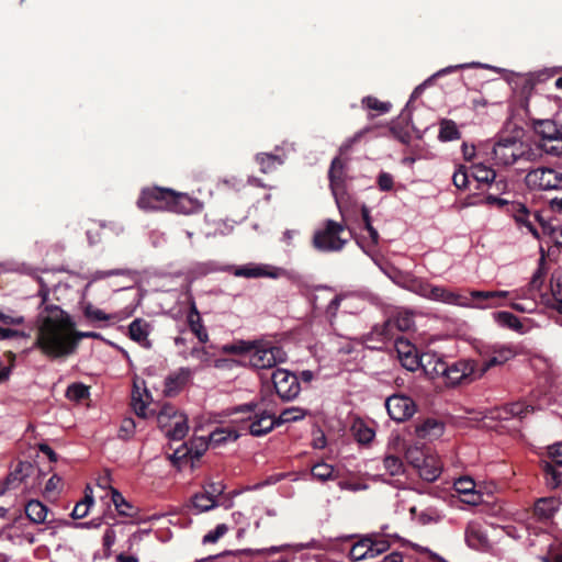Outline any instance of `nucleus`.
<instances>
[{
	"label": "nucleus",
	"instance_id": "obj_26",
	"mask_svg": "<svg viewBox=\"0 0 562 562\" xmlns=\"http://www.w3.org/2000/svg\"><path fill=\"white\" fill-rule=\"evenodd\" d=\"M445 426L434 418H427L416 426V434L423 439H432L442 435Z\"/></svg>",
	"mask_w": 562,
	"mask_h": 562
},
{
	"label": "nucleus",
	"instance_id": "obj_39",
	"mask_svg": "<svg viewBox=\"0 0 562 562\" xmlns=\"http://www.w3.org/2000/svg\"><path fill=\"white\" fill-rule=\"evenodd\" d=\"M439 125L440 128L438 138L441 142H450L461 138V133L458 130L457 124L452 120L442 119Z\"/></svg>",
	"mask_w": 562,
	"mask_h": 562
},
{
	"label": "nucleus",
	"instance_id": "obj_22",
	"mask_svg": "<svg viewBox=\"0 0 562 562\" xmlns=\"http://www.w3.org/2000/svg\"><path fill=\"white\" fill-rule=\"evenodd\" d=\"M108 496H110L119 516L133 518L137 515V507L128 502L116 488L111 485H108Z\"/></svg>",
	"mask_w": 562,
	"mask_h": 562
},
{
	"label": "nucleus",
	"instance_id": "obj_16",
	"mask_svg": "<svg viewBox=\"0 0 562 562\" xmlns=\"http://www.w3.org/2000/svg\"><path fill=\"white\" fill-rule=\"evenodd\" d=\"M464 538L467 544L473 550L487 552L492 548L487 533L479 521L472 520L467 525Z\"/></svg>",
	"mask_w": 562,
	"mask_h": 562
},
{
	"label": "nucleus",
	"instance_id": "obj_17",
	"mask_svg": "<svg viewBox=\"0 0 562 562\" xmlns=\"http://www.w3.org/2000/svg\"><path fill=\"white\" fill-rule=\"evenodd\" d=\"M407 459L412 465L418 469L419 475L423 480L434 482L441 474V465L434 457L412 458V452H407Z\"/></svg>",
	"mask_w": 562,
	"mask_h": 562
},
{
	"label": "nucleus",
	"instance_id": "obj_3",
	"mask_svg": "<svg viewBox=\"0 0 562 562\" xmlns=\"http://www.w3.org/2000/svg\"><path fill=\"white\" fill-rule=\"evenodd\" d=\"M233 414H241L239 429L254 437H262L271 432L276 427V411L261 396L258 401L240 404L233 408Z\"/></svg>",
	"mask_w": 562,
	"mask_h": 562
},
{
	"label": "nucleus",
	"instance_id": "obj_27",
	"mask_svg": "<svg viewBox=\"0 0 562 562\" xmlns=\"http://www.w3.org/2000/svg\"><path fill=\"white\" fill-rule=\"evenodd\" d=\"M422 368L427 375L431 379L436 376H445L447 375L448 363L436 356L425 355V360Z\"/></svg>",
	"mask_w": 562,
	"mask_h": 562
},
{
	"label": "nucleus",
	"instance_id": "obj_15",
	"mask_svg": "<svg viewBox=\"0 0 562 562\" xmlns=\"http://www.w3.org/2000/svg\"><path fill=\"white\" fill-rule=\"evenodd\" d=\"M285 274V270L283 268L270 266V265H255L249 263L245 266H239L235 268L234 276L236 277H243L247 279H255V278H271V279H278L280 277H283Z\"/></svg>",
	"mask_w": 562,
	"mask_h": 562
},
{
	"label": "nucleus",
	"instance_id": "obj_31",
	"mask_svg": "<svg viewBox=\"0 0 562 562\" xmlns=\"http://www.w3.org/2000/svg\"><path fill=\"white\" fill-rule=\"evenodd\" d=\"M372 540L368 535L362 536L350 549L349 555L353 561L372 558Z\"/></svg>",
	"mask_w": 562,
	"mask_h": 562
},
{
	"label": "nucleus",
	"instance_id": "obj_19",
	"mask_svg": "<svg viewBox=\"0 0 562 562\" xmlns=\"http://www.w3.org/2000/svg\"><path fill=\"white\" fill-rule=\"evenodd\" d=\"M191 379V371L188 368H180L165 379L164 394L168 397L178 395Z\"/></svg>",
	"mask_w": 562,
	"mask_h": 562
},
{
	"label": "nucleus",
	"instance_id": "obj_37",
	"mask_svg": "<svg viewBox=\"0 0 562 562\" xmlns=\"http://www.w3.org/2000/svg\"><path fill=\"white\" fill-rule=\"evenodd\" d=\"M495 322L506 328L515 330L517 333L524 331V325L519 318L510 312L501 311L494 314Z\"/></svg>",
	"mask_w": 562,
	"mask_h": 562
},
{
	"label": "nucleus",
	"instance_id": "obj_4",
	"mask_svg": "<svg viewBox=\"0 0 562 562\" xmlns=\"http://www.w3.org/2000/svg\"><path fill=\"white\" fill-rule=\"evenodd\" d=\"M186 194L178 193L168 188L146 187L142 189L137 199V206L145 212L178 211L179 204Z\"/></svg>",
	"mask_w": 562,
	"mask_h": 562
},
{
	"label": "nucleus",
	"instance_id": "obj_13",
	"mask_svg": "<svg viewBox=\"0 0 562 562\" xmlns=\"http://www.w3.org/2000/svg\"><path fill=\"white\" fill-rule=\"evenodd\" d=\"M526 182L539 190H562V172L549 167L537 168L527 173Z\"/></svg>",
	"mask_w": 562,
	"mask_h": 562
},
{
	"label": "nucleus",
	"instance_id": "obj_55",
	"mask_svg": "<svg viewBox=\"0 0 562 562\" xmlns=\"http://www.w3.org/2000/svg\"><path fill=\"white\" fill-rule=\"evenodd\" d=\"M509 210L513 212L514 218L519 225L530 217L528 209L522 203L513 202Z\"/></svg>",
	"mask_w": 562,
	"mask_h": 562
},
{
	"label": "nucleus",
	"instance_id": "obj_7",
	"mask_svg": "<svg viewBox=\"0 0 562 562\" xmlns=\"http://www.w3.org/2000/svg\"><path fill=\"white\" fill-rule=\"evenodd\" d=\"M532 130L539 137V148L548 155L562 156V126L552 120H533Z\"/></svg>",
	"mask_w": 562,
	"mask_h": 562
},
{
	"label": "nucleus",
	"instance_id": "obj_62",
	"mask_svg": "<svg viewBox=\"0 0 562 562\" xmlns=\"http://www.w3.org/2000/svg\"><path fill=\"white\" fill-rule=\"evenodd\" d=\"M14 337L29 338L30 335L23 330L4 328L0 326V340H5Z\"/></svg>",
	"mask_w": 562,
	"mask_h": 562
},
{
	"label": "nucleus",
	"instance_id": "obj_61",
	"mask_svg": "<svg viewBox=\"0 0 562 562\" xmlns=\"http://www.w3.org/2000/svg\"><path fill=\"white\" fill-rule=\"evenodd\" d=\"M393 322V326L398 328L401 331L409 330L414 325L412 315H400Z\"/></svg>",
	"mask_w": 562,
	"mask_h": 562
},
{
	"label": "nucleus",
	"instance_id": "obj_44",
	"mask_svg": "<svg viewBox=\"0 0 562 562\" xmlns=\"http://www.w3.org/2000/svg\"><path fill=\"white\" fill-rule=\"evenodd\" d=\"M558 467L551 462H544L542 467L547 484L552 488L559 487L562 483V472L558 470Z\"/></svg>",
	"mask_w": 562,
	"mask_h": 562
},
{
	"label": "nucleus",
	"instance_id": "obj_33",
	"mask_svg": "<svg viewBox=\"0 0 562 562\" xmlns=\"http://www.w3.org/2000/svg\"><path fill=\"white\" fill-rule=\"evenodd\" d=\"M188 430V417L179 412L171 426L167 429L166 435L172 440H181L187 436Z\"/></svg>",
	"mask_w": 562,
	"mask_h": 562
},
{
	"label": "nucleus",
	"instance_id": "obj_60",
	"mask_svg": "<svg viewBox=\"0 0 562 562\" xmlns=\"http://www.w3.org/2000/svg\"><path fill=\"white\" fill-rule=\"evenodd\" d=\"M456 491L465 496L475 488V483L469 477H461L454 483Z\"/></svg>",
	"mask_w": 562,
	"mask_h": 562
},
{
	"label": "nucleus",
	"instance_id": "obj_20",
	"mask_svg": "<svg viewBox=\"0 0 562 562\" xmlns=\"http://www.w3.org/2000/svg\"><path fill=\"white\" fill-rule=\"evenodd\" d=\"M36 471L35 465L29 461H19L4 480V490L16 488L25 479Z\"/></svg>",
	"mask_w": 562,
	"mask_h": 562
},
{
	"label": "nucleus",
	"instance_id": "obj_12",
	"mask_svg": "<svg viewBox=\"0 0 562 562\" xmlns=\"http://www.w3.org/2000/svg\"><path fill=\"white\" fill-rule=\"evenodd\" d=\"M479 373V362L471 359H461L451 364H448L446 381L449 385L456 386L461 383H470L481 376Z\"/></svg>",
	"mask_w": 562,
	"mask_h": 562
},
{
	"label": "nucleus",
	"instance_id": "obj_9",
	"mask_svg": "<svg viewBox=\"0 0 562 562\" xmlns=\"http://www.w3.org/2000/svg\"><path fill=\"white\" fill-rule=\"evenodd\" d=\"M345 226L333 220L325 222L324 228L318 229L313 236V246L321 251H339L344 248L347 239L341 237Z\"/></svg>",
	"mask_w": 562,
	"mask_h": 562
},
{
	"label": "nucleus",
	"instance_id": "obj_24",
	"mask_svg": "<svg viewBox=\"0 0 562 562\" xmlns=\"http://www.w3.org/2000/svg\"><path fill=\"white\" fill-rule=\"evenodd\" d=\"M187 322L190 330L196 336L200 342L205 344L209 340V334L202 323L200 312L194 302H191V306L187 316Z\"/></svg>",
	"mask_w": 562,
	"mask_h": 562
},
{
	"label": "nucleus",
	"instance_id": "obj_1",
	"mask_svg": "<svg viewBox=\"0 0 562 562\" xmlns=\"http://www.w3.org/2000/svg\"><path fill=\"white\" fill-rule=\"evenodd\" d=\"M41 317L32 348L38 349L50 360L74 353L81 337H99L98 334H80L71 317L57 305H46Z\"/></svg>",
	"mask_w": 562,
	"mask_h": 562
},
{
	"label": "nucleus",
	"instance_id": "obj_63",
	"mask_svg": "<svg viewBox=\"0 0 562 562\" xmlns=\"http://www.w3.org/2000/svg\"><path fill=\"white\" fill-rule=\"evenodd\" d=\"M533 217L537 222H539L544 235H548L551 238L557 234L558 228L552 225V223L546 222L539 214H533Z\"/></svg>",
	"mask_w": 562,
	"mask_h": 562
},
{
	"label": "nucleus",
	"instance_id": "obj_45",
	"mask_svg": "<svg viewBox=\"0 0 562 562\" xmlns=\"http://www.w3.org/2000/svg\"><path fill=\"white\" fill-rule=\"evenodd\" d=\"M383 468L385 473L391 476L400 475L404 472L402 459L393 454H387L383 458Z\"/></svg>",
	"mask_w": 562,
	"mask_h": 562
},
{
	"label": "nucleus",
	"instance_id": "obj_8",
	"mask_svg": "<svg viewBox=\"0 0 562 562\" xmlns=\"http://www.w3.org/2000/svg\"><path fill=\"white\" fill-rule=\"evenodd\" d=\"M477 353L482 360L479 366L476 376H483L490 369L505 364L517 355L512 345L502 344H481L476 347Z\"/></svg>",
	"mask_w": 562,
	"mask_h": 562
},
{
	"label": "nucleus",
	"instance_id": "obj_59",
	"mask_svg": "<svg viewBox=\"0 0 562 562\" xmlns=\"http://www.w3.org/2000/svg\"><path fill=\"white\" fill-rule=\"evenodd\" d=\"M378 187L383 192H389L394 187L393 176L389 172L382 171L376 179Z\"/></svg>",
	"mask_w": 562,
	"mask_h": 562
},
{
	"label": "nucleus",
	"instance_id": "obj_18",
	"mask_svg": "<svg viewBox=\"0 0 562 562\" xmlns=\"http://www.w3.org/2000/svg\"><path fill=\"white\" fill-rule=\"evenodd\" d=\"M396 350L402 366L408 371L417 370L425 361V356L419 357L415 347L403 339L396 341Z\"/></svg>",
	"mask_w": 562,
	"mask_h": 562
},
{
	"label": "nucleus",
	"instance_id": "obj_35",
	"mask_svg": "<svg viewBox=\"0 0 562 562\" xmlns=\"http://www.w3.org/2000/svg\"><path fill=\"white\" fill-rule=\"evenodd\" d=\"M191 506L195 514H201L217 506V499L212 498L204 491L195 493L191 499Z\"/></svg>",
	"mask_w": 562,
	"mask_h": 562
},
{
	"label": "nucleus",
	"instance_id": "obj_54",
	"mask_svg": "<svg viewBox=\"0 0 562 562\" xmlns=\"http://www.w3.org/2000/svg\"><path fill=\"white\" fill-rule=\"evenodd\" d=\"M228 526L226 524H218L215 529L210 530L202 539L204 544L206 543H216L226 532L228 531Z\"/></svg>",
	"mask_w": 562,
	"mask_h": 562
},
{
	"label": "nucleus",
	"instance_id": "obj_10",
	"mask_svg": "<svg viewBox=\"0 0 562 562\" xmlns=\"http://www.w3.org/2000/svg\"><path fill=\"white\" fill-rule=\"evenodd\" d=\"M329 188L335 198L336 204L340 212L348 203L350 196L347 192V173L344 160L340 157H335L328 170Z\"/></svg>",
	"mask_w": 562,
	"mask_h": 562
},
{
	"label": "nucleus",
	"instance_id": "obj_14",
	"mask_svg": "<svg viewBox=\"0 0 562 562\" xmlns=\"http://www.w3.org/2000/svg\"><path fill=\"white\" fill-rule=\"evenodd\" d=\"M385 407L389 416L397 422H405L413 417L416 412L415 402L407 395L395 393L385 401Z\"/></svg>",
	"mask_w": 562,
	"mask_h": 562
},
{
	"label": "nucleus",
	"instance_id": "obj_49",
	"mask_svg": "<svg viewBox=\"0 0 562 562\" xmlns=\"http://www.w3.org/2000/svg\"><path fill=\"white\" fill-rule=\"evenodd\" d=\"M66 396L70 401L81 402L89 396V387L82 383H72L67 387Z\"/></svg>",
	"mask_w": 562,
	"mask_h": 562
},
{
	"label": "nucleus",
	"instance_id": "obj_42",
	"mask_svg": "<svg viewBox=\"0 0 562 562\" xmlns=\"http://www.w3.org/2000/svg\"><path fill=\"white\" fill-rule=\"evenodd\" d=\"M352 431L356 440L361 445L370 443L375 436L374 430L361 420H358L352 425Z\"/></svg>",
	"mask_w": 562,
	"mask_h": 562
},
{
	"label": "nucleus",
	"instance_id": "obj_46",
	"mask_svg": "<svg viewBox=\"0 0 562 562\" xmlns=\"http://www.w3.org/2000/svg\"><path fill=\"white\" fill-rule=\"evenodd\" d=\"M311 474L314 479L326 482L334 477V467L325 462H317L312 467Z\"/></svg>",
	"mask_w": 562,
	"mask_h": 562
},
{
	"label": "nucleus",
	"instance_id": "obj_34",
	"mask_svg": "<svg viewBox=\"0 0 562 562\" xmlns=\"http://www.w3.org/2000/svg\"><path fill=\"white\" fill-rule=\"evenodd\" d=\"M551 299H548L546 304L562 314V281L560 277L554 273L550 280Z\"/></svg>",
	"mask_w": 562,
	"mask_h": 562
},
{
	"label": "nucleus",
	"instance_id": "obj_2",
	"mask_svg": "<svg viewBox=\"0 0 562 562\" xmlns=\"http://www.w3.org/2000/svg\"><path fill=\"white\" fill-rule=\"evenodd\" d=\"M419 294L432 301L477 308L498 306L501 305L499 300L509 296L508 291H471L469 295H463L430 283L420 284Z\"/></svg>",
	"mask_w": 562,
	"mask_h": 562
},
{
	"label": "nucleus",
	"instance_id": "obj_38",
	"mask_svg": "<svg viewBox=\"0 0 562 562\" xmlns=\"http://www.w3.org/2000/svg\"><path fill=\"white\" fill-rule=\"evenodd\" d=\"M93 503H94V499H93V495H92V488L90 487V485H87V487L85 490V496L81 501H79L75 505L72 513H71V517L74 519H80V518L86 517L89 514V510H90L91 506L93 505Z\"/></svg>",
	"mask_w": 562,
	"mask_h": 562
},
{
	"label": "nucleus",
	"instance_id": "obj_21",
	"mask_svg": "<svg viewBox=\"0 0 562 562\" xmlns=\"http://www.w3.org/2000/svg\"><path fill=\"white\" fill-rule=\"evenodd\" d=\"M560 501L555 497H541L536 501L533 515L538 521L547 522L553 518L560 508Z\"/></svg>",
	"mask_w": 562,
	"mask_h": 562
},
{
	"label": "nucleus",
	"instance_id": "obj_53",
	"mask_svg": "<svg viewBox=\"0 0 562 562\" xmlns=\"http://www.w3.org/2000/svg\"><path fill=\"white\" fill-rule=\"evenodd\" d=\"M369 538L372 540V558L384 553L390 548V541L385 539L384 537L376 535V533H370L368 535Z\"/></svg>",
	"mask_w": 562,
	"mask_h": 562
},
{
	"label": "nucleus",
	"instance_id": "obj_51",
	"mask_svg": "<svg viewBox=\"0 0 562 562\" xmlns=\"http://www.w3.org/2000/svg\"><path fill=\"white\" fill-rule=\"evenodd\" d=\"M452 182L459 190H465L469 188L470 180L469 173L465 166L460 165L457 170L453 172Z\"/></svg>",
	"mask_w": 562,
	"mask_h": 562
},
{
	"label": "nucleus",
	"instance_id": "obj_64",
	"mask_svg": "<svg viewBox=\"0 0 562 562\" xmlns=\"http://www.w3.org/2000/svg\"><path fill=\"white\" fill-rule=\"evenodd\" d=\"M551 463L562 465V443L554 445L549 451Z\"/></svg>",
	"mask_w": 562,
	"mask_h": 562
},
{
	"label": "nucleus",
	"instance_id": "obj_57",
	"mask_svg": "<svg viewBox=\"0 0 562 562\" xmlns=\"http://www.w3.org/2000/svg\"><path fill=\"white\" fill-rule=\"evenodd\" d=\"M226 490V485L222 482H210L203 486V491L210 495L212 498H217L221 496Z\"/></svg>",
	"mask_w": 562,
	"mask_h": 562
},
{
	"label": "nucleus",
	"instance_id": "obj_40",
	"mask_svg": "<svg viewBox=\"0 0 562 562\" xmlns=\"http://www.w3.org/2000/svg\"><path fill=\"white\" fill-rule=\"evenodd\" d=\"M256 161L260 167V171L263 173L272 172L278 166L283 164V160L279 156L266 153L258 154Z\"/></svg>",
	"mask_w": 562,
	"mask_h": 562
},
{
	"label": "nucleus",
	"instance_id": "obj_11",
	"mask_svg": "<svg viewBox=\"0 0 562 562\" xmlns=\"http://www.w3.org/2000/svg\"><path fill=\"white\" fill-rule=\"evenodd\" d=\"M271 380L277 395L283 402L293 401L299 396L301 383L294 373L284 369H277L272 372Z\"/></svg>",
	"mask_w": 562,
	"mask_h": 562
},
{
	"label": "nucleus",
	"instance_id": "obj_50",
	"mask_svg": "<svg viewBox=\"0 0 562 562\" xmlns=\"http://www.w3.org/2000/svg\"><path fill=\"white\" fill-rule=\"evenodd\" d=\"M252 348L251 341L238 340L234 344L224 345L222 352L227 355H245Z\"/></svg>",
	"mask_w": 562,
	"mask_h": 562
},
{
	"label": "nucleus",
	"instance_id": "obj_41",
	"mask_svg": "<svg viewBox=\"0 0 562 562\" xmlns=\"http://www.w3.org/2000/svg\"><path fill=\"white\" fill-rule=\"evenodd\" d=\"M178 409L171 404H165L157 414V423L159 428L167 432V429L175 420Z\"/></svg>",
	"mask_w": 562,
	"mask_h": 562
},
{
	"label": "nucleus",
	"instance_id": "obj_28",
	"mask_svg": "<svg viewBox=\"0 0 562 562\" xmlns=\"http://www.w3.org/2000/svg\"><path fill=\"white\" fill-rule=\"evenodd\" d=\"M471 169V176L476 182V190H481L483 186H488L496 178V171L483 164H474Z\"/></svg>",
	"mask_w": 562,
	"mask_h": 562
},
{
	"label": "nucleus",
	"instance_id": "obj_47",
	"mask_svg": "<svg viewBox=\"0 0 562 562\" xmlns=\"http://www.w3.org/2000/svg\"><path fill=\"white\" fill-rule=\"evenodd\" d=\"M361 103L364 109L375 111L378 114L387 113L391 109V103L382 102L372 95L364 97Z\"/></svg>",
	"mask_w": 562,
	"mask_h": 562
},
{
	"label": "nucleus",
	"instance_id": "obj_29",
	"mask_svg": "<svg viewBox=\"0 0 562 562\" xmlns=\"http://www.w3.org/2000/svg\"><path fill=\"white\" fill-rule=\"evenodd\" d=\"M192 446H189L187 442H183L179 448H177L171 454H168V460L171 464L181 470L189 462H192ZM193 467V463H191Z\"/></svg>",
	"mask_w": 562,
	"mask_h": 562
},
{
	"label": "nucleus",
	"instance_id": "obj_43",
	"mask_svg": "<svg viewBox=\"0 0 562 562\" xmlns=\"http://www.w3.org/2000/svg\"><path fill=\"white\" fill-rule=\"evenodd\" d=\"M306 412L300 407H289L281 412L279 416L276 415V427L285 423L297 422L305 417Z\"/></svg>",
	"mask_w": 562,
	"mask_h": 562
},
{
	"label": "nucleus",
	"instance_id": "obj_32",
	"mask_svg": "<svg viewBox=\"0 0 562 562\" xmlns=\"http://www.w3.org/2000/svg\"><path fill=\"white\" fill-rule=\"evenodd\" d=\"M488 188L493 189L494 192L488 193L486 195L485 200H486L487 204H490V205L496 204L498 206L508 205V201L496 196V194L504 193L508 188V182L505 178L497 179V177H496L494 181H491L488 183Z\"/></svg>",
	"mask_w": 562,
	"mask_h": 562
},
{
	"label": "nucleus",
	"instance_id": "obj_52",
	"mask_svg": "<svg viewBox=\"0 0 562 562\" xmlns=\"http://www.w3.org/2000/svg\"><path fill=\"white\" fill-rule=\"evenodd\" d=\"M508 411L510 417H519L522 418L527 416L529 413L533 412V407L531 405H527L522 402H515L505 405Z\"/></svg>",
	"mask_w": 562,
	"mask_h": 562
},
{
	"label": "nucleus",
	"instance_id": "obj_58",
	"mask_svg": "<svg viewBox=\"0 0 562 562\" xmlns=\"http://www.w3.org/2000/svg\"><path fill=\"white\" fill-rule=\"evenodd\" d=\"M132 405H133V408L138 417H142V418L147 417V413H146L147 404L140 397V394L138 392H133Z\"/></svg>",
	"mask_w": 562,
	"mask_h": 562
},
{
	"label": "nucleus",
	"instance_id": "obj_30",
	"mask_svg": "<svg viewBox=\"0 0 562 562\" xmlns=\"http://www.w3.org/2000/svg\"><path fill=\"white\" fill-rule=\"evenodd\" d=\"M47 514V506L37 499H31L25 505V515L34 524L45 522Z\"/></svg>",
	"mask_w": 562,
	"mask_h": 562
},
{
	"label": "nucleus",
	"instance_id": "obj_6",
	"mask_svg": "<svg viewBox=\"0 0 562 562\" xmlns=\"http://www.w3.org/2000/svg\"><path fill=\"white\" fill-rule=\"evenodd\" d=\"M252 348L247 357L249 364L255 369H272L278 363L285 362L286 352L282 347L271 341H251Z\"/></svg>",
	"mask_w": 562,
	"mask_h": 562
},
{
	"label": "nucleus",
	"instance_id": "obj_36",
	"mask_svg": "<svg viewBox=\"0 0 562 562\" xmlns=\"http://www.w3.org/2000/svg\"><path fill=\"white\" fill-rule=\"evenodd\" d=\"M393 322L391 319L384 322L382 325H375L372 330L366 335V341H378L384 344L385 340L392 337Z\"/></svg>",
	"mask_w": 562,
	"mask_h": 562
},
{
	"label": "nucleus",
	"instance_id": "obj_56",
	"mask_svg": "<svg viewBox=\"0 0 562 562\" xmlns=\"http://www.w3.org/2000/svg\"><path fill=\"white\" fill-rule=\"evenodd\" d=\"M136 428L135 420L131 417L124 418L117 430V437L121 439L131 438L134 435Z\"/></svg>",
	"mask_w": 562,
	"mask_h": 562
},
{
	"label": "nucleus",
	"instance_id": "obj_5",
	"mask_svg": "<svg viewBox=\"0 0 562 562\" xmlns=\"http://www.w3.org/2000/svg\"><path fill=\"white\" fill-rule=\"evenodd\" d=\"M495 159L505 166L514 165L519 160L531 161L536 153L531 147L515 137L501 138L493 148Z\"/></svg>",
	"mask_w": 562,
	"mask_h": 562
},
{
	"label": "nucleus",
	"instance_id": "obj_48",
	"mask_svg": "<svg viewBox=\"0 0 562 562\" xmlns=\"http://www.w3.org/2000/svg\"><path fill=\"white\" fill-rule=\"evenodd\" d=\"M540 254H541V257L539 260V267L536 270V272L533 273L531 281L529 283L530 288L532 290H540V288L543 284V280H544V276H546V269H544L543 265H544L547 255L542 247H540Z\"/></svg>",
	"mask_w": 562,
	"mask_h": 562
},
{
	"label": "nucleus",
	"instance_id": "obj_23",
	"mask_svg": "<svg viewBox=\"0 0 562 562\" xmlns=\"http://www.w3.org/2000/svg\"><path fill=\"white\" fill-rule=\"evenodd\" d=\"M150 325L143 318L134 319L128 326V333L132 340L136 341L139 346L150 349L151 341L148 339Z\"/></svg>",
	"mask_w": 562,
	"mask_h": 562
},
{
	"label": "nucleus",
	"instance_id": "obj_25",
	"mask_svg": "<svg viewBox=\"0 0 562 562\" xmlns=\"http://www.w3.org/2000/svg\"><path fill=\"white\" fill-rule=\"evenodd\" d=\"M239 438L237 430L231 427H217L209 435V445L213 448L221 447Z\"/></svg>",
	"mask_w": 562,
	"mask_h": 562
}]
</instances>
